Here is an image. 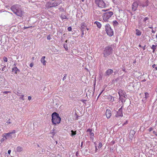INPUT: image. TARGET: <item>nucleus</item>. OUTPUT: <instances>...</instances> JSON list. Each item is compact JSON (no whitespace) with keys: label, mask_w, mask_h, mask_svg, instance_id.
<instances>
[{"label":"nucleus","mask_w":157,"mask_h":157,"mask_svg":"<svg viewBox=\"0 0 157 157\" xmlns=\"http://www.w3.org/2000/svg\"><path fill=\"white\" fill-rule=\"evenodd\" d=\"M157 45H152L151 47L152 49H156Z\"/></svg>","instance_id":"obj_27"},{"label":"nucleus","mask_w":157,"mask_h":157,"mask_svg":"<svg viewBox=\"0 0 157 157\" xmlns=\"http://www.w3.org/2000/svg\"><path fill=\"white\" fill-rule=\"evenodd\" d=\"M29 66L30 67H32L33 66V63H31L30 64Z\"/></svg>","instance_id":"obj_44"},{"label":"nucleus","mask_w":157,"mask_h":157,"mask_svg":"<svg viewBox=\"0 0 157 157\" xmlns=\"http://www.w3.org/2000/svg\"><path fill=\"white\" fill-rule=\"evenodd\" d=\"M153 132V133H155V131H154Z\"/></svg>","instance_id":"obj_61"},{"label":"nucleus","mask_w":157,"mask_h":157,"mask_svg":"<svg viewBox=\"0 0 157 157\" xmlns=\"http://www.w3.org/2000/svg\"><path fill=\"white\" fill-rule=\"evenodd\" d=\"M16 63H14V65L15 66H16Z\"/></svg>","instance_id":"obj_60"},{"label":"nucleus","mask_w":157,"mask_h":157,"mask_svg":"<svg viewBox=\"0 0 157 157\" xmlns=\"http://www.w3.org/2000/svg\"><path fill=\"white\" fill-rule=\"evenodd\" d=\"M113 70L112 69H108L105 72V76L106 77H109L113 73Z\"/></svg>","instance_id":"obj_13"},{"label":"nucleus","mask_w":157,"mask_h":157,"mask_svg":"<svg viewBox=\"0 0 157 157\" xmlns=\"http://www.w3.org/2000/svg\"><path fill=\"white\" fill-rule=\"evenodd\" d=\"M67 30L69 31H71L72 30V28L71 27H69L67 28Z\"/></svg>","instance_id":"obj_37"},{"label":"nucleus","mask_w":157,"mask_h":157,"mask_svg":"<svg viewBox=\"0 0 157 157\" xmlns=\"http://www.w3.org/2000/svg\"><path fill=\"white\" fill-rule=\"evenodd\" d=\"M155 69L156 70H157V67H155Z\"/></svg>","instance_id":"obj_54"},{"label":"nucleus","mask_w":157,"mask_h":157,"mask_svg":"<svg viewBox=\"0 0 157 157\" xmlns=\"http://www.w3.org/2000/svg\"><path fill=\"white\" fill-rule=\"evenodd\" d=\"M103 91H104V90H102L101 91V92L100 93V94H99V95H98V97H99L100 96V95L103 92Z\"/></svg>","instance_id":"obj_48"},{"label":"nucleus","mask_w":157,"mask_h":157,"mask_svg":"<svg viewBox=\"0 0 157 157\" xmlns=\"http://www.w3.org/2000/svg\"><path fill=\"white\" fill-rule=\"evenodd\" d=\"M112 1L114 2L115 3V0H112Z\"/></svg>","instance_id":"obj_55"},{"label":"nucleus","mask_w":157,"mask_h":157,"mask_svg":"<svg viewBox=\"0 0 157 157\" xmlns=\"http://www.w3.org/2000/svg\"><path fill=\"white\" fill-rule=\"evenodd\" d=\"M152 50H153V51H152V52H153V53H154V52H155V50L156 49H154H154H152Z\"/></svg>","instance_id":"obj_51"},{"label":"nucleus","mask_w":157,"mask_h":157,"mask_svg":"<svg viewBox=\"0 0 157 157\" xmlns=\"http://www.w3.org/2000/svg\"><path fill=\"white\" fill-rule=\"evenodd\" d=\"M17 150L18 152H20L22 151L23 148L21 147L18 146L17 147Z\"/></svg>","instance_id":"obj_23"},{"label":"nucleus","mask_w":157,"mask_h":157,"mask_svg":"<svg viewBox=\"0 0 157 157\" xmlns=\"http://www.w3.org/2000/svg\"><path fill=\"white\" fill-rule=\"evenodd\" d=\"M113 25H117L118 24V22L114 20L113 21Z\"/></svg>","instance_id":"obj_29"},{"label":"nucleus","mask_w":157,"mask_h":157,"mask_svg":"<svg viewBox=\"0 0 157 157\" xmlns=\"http://www.w3.org/2000/svg\"><path fill=\"white\" fill-rule=\"evenodd\" d=\"M28 99L29 100H30L31 99V97L30 96H29L28 97Z\"/></svg>","instance_id":"obj_43"},{"label":"nucleus","mask_w":157,"mask_h":157,"mask_svg":"<svg viewBox=\"0 0 157 157\" xmlns=\"http://www.w3.org/2000/svg\"><path fill=\"white\" fill-rule=\"evenodd\" d=\"M123 107V105H122V106H121V108H120L117 111V114H116L115 116L116 117H122L123 116V113H122V108Z\"/></svg>","instance_id":"obj_9"},{"label":"nucleus","mask_w":157,"mask_h":157,"mask_svg":"<svg viewBox=\"0 0 157 157\" xmlns=\"http://www.w3.org/2000/svg\"><path fill=\"white\" fill-rule=\"evenodd\" d=\"M82 33L81 36L82 37L84 35V31L83 30H82Z\"/></svg>","instance_id":"obj_39"},{"label":"nucleus","mask_w":157,"mask_h":157,"mask_svg":"<svg viewBox=\"0 0 157 157\" xmlns=\"http://www.w3.org/2000/svg\"><path fill=\"white\" fill-rule=\"evenodd\" d=\"M24 96H25L24 95H20V98L22 99L23 100H24Z\"/></svg>","instance_id":"obj_32"},{"label":"nucleus","mask_w":157,"mask_h":157,"mask_svg":"<svg viewBox=\"0 0 157 157\" xmlns=\"http://www.w3.org/2000/svg\"><path fill=\"white\" fill-rule=\"evenodd\" d=\"M107 99L109 101H113L114 100V97H112L111 96H109L108 97Z\"/></svg>","instance_id":"obj_21"},{"label":"nucleus","mask_w":157,"mask_h":157,"mask_svg":"<svg viewBox=\"0 0 157 157\" xmlns=\"http://www.w3.org/2000/svg\"><path fill=\"white\" fill-rule=\"evenodd\" d=\"M3 138H2L1 140V142L2 143L4 141L6 140V139H7V137H6L5 136H2Z\"/></svg>","instance_id":"obj_26"},{"label":"nucleus","mask_w":157,"mask_h":157,"mask_svg":"<svg viewBox=\"0 0 157 157\" xmlns=\"http://www.w3.org/2000/svg\"><path fill=\"white\" fill-rule=\"evenodd\" d=\"M76 134V131H74L73 130L71 131V133H70V135L71 136L73 137L75 136Z\"/></svg>","instance_id":"obj_19"},{"label":"nucleus","mask_w":157,"mask_h":157,"mask_svg":"<svg viewBox=\"0 0 157 157\" xmlns=\"http://www.w3.org/2000/svg\"><path fill=\"white\" fill-rule=\"evenodd\" d=\"M11 151V150H8V153L9 154H10V153Z\"/></svg>","instance_id":"obj_46"},{"label":"nucleus","mask_w":157,"mask_h":157,"mask_svg":"<svg viewBox=\"0 0 157 157\" xmlns=\"http://www.w3.org/2000/svg\"><path fill=\"white\" fill-rule=\"evenodd\" d=\"M153 128H150L148 129V130L149 132H151L153 130Z\"/></svg>","instance_id":"obj_42"},{"label":"nucleus","mask_w":157,"mask_h":157,"mask_svg":"<svg viewBox=\"0 0 157 157\" xmlns=\"http://www.w3.org/2000/svg\"><path fill=\"white\" fill-rule=\"evenodd\" d=\"M128 123V122L127 121H126L123 124V125H125V124H126Z\"/></svg>","instance_id":"obj_47"},{"label":"nucleus","mask_w":157,"mask_h":157,"mask_svg":"<svg viewBox=\"0 0 157 157\" xmlns=\"http://www.w3.org/2000/svg\"><path fill=\"white\" fill-rule=\"evenodd\" d=\"M118 93L119 95V97H124V98H126L127 96L126 95L125 92L121 90H119L118 91Z\"/></svg>","instance_id":"obj_11"},{"label":"nucleus","mask_w":157,"mask_h":157,"mask_svg":"<svg viewBox=\"0 0 157 157\" xmlns=\"http://www.w3.org/2000/svg\"><path fill=\"white\" fill-rule=\"evenodd\" d=\"M6 123L8 124H10L11 123V122H10V119H8L7 122H6Z\"/></svg>","instance_id":"obj_40"},{"label":"nucleus","mask_w":157,"mask_h":157,"mask_svg":"<svg viewBox=\"0 0 157 157\" xmlns=\"http://www.w3.org/2000/svg\"><path fill=\"white\" fill-rule=\"evenodd\" d=\"M45 56H42L40 59L41 62L44 66H45L46 65V61L45 60Z\"/></svg>","instance_id":"obj_16"},{"label":"nucleus","mask_w":157,"mask_h":157,"mask_svg":"<svg viewBox=\"0 0 157 157\" xmlns=\"http://www.w3.org/2000/svg\"><path fill=\"white\" fill-rule=\"evenodd\" d=\"M156 38L157 39V34L156 35Z\"/></svg>","instance_id":"obj_62"},{"label":"nucleus","mask_w":157,"mask_h":157,"mask_svg":"<svg viewBox=\"0 0 157 157\" xmlns=\"http://www.w3.org/2000/svg\"><path fill=\"white\" fill-rule=\"evenodd\" d=\"M149 19V18L148 17H145L143 19V21L144 22H146V21L148 20Z\"/></svg>","instance_id":"obj_35"},{"label":"nucleus","mask_w":157,"mask_h":157,"mask_svg":"<svg viewBox=\"0 0 157 157\" xmlns=\"http://www.w3.org/2000/svg\"><path fill=\"white\" fill-rule=\"evenodd\" d=\"M10 91H5L2 92V93L5 94H7L9 93H10Z\"/></svg>","instance_id":"obj_38"},{"label":"nucleus","mask_w":157,"mask_h":157,"mask_svg":"<svg viewBox=\"0 0 157 157\" xmlns=\"http://www.w3.org/2000/svg\"><path fill=\"white\" fill-rule=\"evenodd\" d=\"M11 10L17 16L21 17L23 15V13L21 10V6L16 4L13 5L11 7Z\"/></svg>","instance_id":"obj_1"},{"label":"nucleus","mask_w":157,"mask_h":157,"mask_svg":"<svg viewBox=\"0 0 157 157\" xmlns=\"http://www.w3.org/2000/svg\"><path fill=\"white\" fill-rule=\"evenodd\" d=\"M52 121L54 124H59L61 121V118L59 117V114L55 112L53 113L52 115Z\"/></svg>","instance_id":"obj_3"},{"label":"nucleus","mask_w":157,"mask_h":157,"mask_svg":"<svg viewBox=\"0 0 157 157\" xmlns=\"http://www.w3.org/2000/svg\"><path fill=\"white\" fill-rule=\"evenodd\" d=\"M136 34L137 36H140L141 34V32L138 29H136Z\"/></svg>","instance_id":"obj_24"},{"label":"nucleus","mask_w":157,"mask_h":157,"mask_svg":"<svg viewBox=\"0 0 157 157\" xmlns=\"http://www.w3.org/2000/svg\"><path fill=\"white\" fill-rule=\"evenodd\" d=\"M95 150L96 151H97V148L96 146H95Z\"/></svg>","instance_id":"obj_53"},{"label":"nucleus","mask_w":157,"mask_h":157,"mask_svg":"<svg viewBox=\"0 0 157 157\" xmlns=\"http://www.w3.org/2000/svg\"><path fill=\"white\" fill-rule=\"evenodd\" d=\"M135 133V131L133 130H131L130 131V134L131 135V136H133L134 135Z\"/></svg>","instance_id":"obj_25"},{"label":"nucleus","mask_w":157,"mask_h":157,"mask_svg":"<svg viewBox=\"0 0 157 157\" xmlns=\"http://www.w3.org/2000/svg\"><path fill=\"white\" fill-rule=\"evenodd\" d=\"M92 129L89 128L87 129L86 132H90V138L93 139L94 134L93 132H92Z\"/></svg>","instance_id":"obj_15"},{"label":"nucleus","mask_w":157,"mask_h":157,"mask_svg":"<svg viewBox=\"0 0 157 157\" xmlns=\"http://www.w3.org/2000/svg\"><path fill=\"white\" fill-rule=\"evenodd\" d=\"M63 47L65 48V50H68V48L67 46V45L66 44H64L63 45Z\"/></svg>","instance_id":"obj_31"},{"label":"nucleus","mask_w":157,"mask_h":157,"mask_svg":"<svg viewBox=\"0 0 157 157\" xmlns=\"http://www.w3.org/2000/svg\"><path fill=\"white\" fill-rule=\"evenodd\" d=\"M3 59L4 61L5 62H7L8 61L7 58L6 56H4L3 57Z\"/></svg>","instance_id":"obj_30"},{"label":"nucleus","mask_w":157,"mask_h":157,"mask_svg":"<svg viewBox=\"0 0 157 157\" xmlns=\"http://www.w3.org/2000/svg\"><path fill=\"white\" fill-rule=\"evenodd\" d=\"M82 1V2H83L84 1V0H81Z\"/></svg>","instance_id":"obj_64"},{"label":"nucleus","mask_w":157,"mask_h":157,"mask_svg":"<svg viewBox=\"0 0 157 157\" xmlns=\"http://www.w3.org/2000/svg\"><path fill=\"white\" fill-rule=\"evenodd\" d=\"M149 97V94L147 93H145V98L146 99L148 98V97Z\"/></svg>","instance_id":"obj_28"},{"label":"nucleus","mask_w":157,"mask_h":157,"mask_svg":"<svg viewBox=\"0 0 157 157\" xmlns=\"http://www.w3.org/2000/svg\"><path fill=\"white\" fill-rule=\"evenodd\" d=\"M67 76V74H64V77L63 78V81H64L65 79H66Z\"/></svg>","instance_id":"obj_34"},{"label":"nucleus","mask_w":157,"mask_h":157,"mask_svg":"<svg viewBox=\"0 0 157 157\" xmlns=\"http://www.w3.org/2000/svg\"><path fill=\"white\" fill-rule=\"evenodd\" d=\"M138 5H139V3H138L136 2H133L132 5V10L133 11H135L137 10Z\"/></svg>","instance_id":"obj_12"},{"label":"nucleus","mask_w":157,"mask_h":157,"mask_svg":"<svg viewBox=\"0 0 157 157\" xmlns=\"http://www.w3.org/2000/svg\"><path fill=\"white\" fill-rule=\"evenodd\" d=\"M149 28L152 29H153V27L152 26H151V27H149Z\"/></svg>","instance_id":"obj_52"},{"label":"nucleus","mask_w":157,"mask_h":157,"mask_svg":"<svg viewBox=\"0 0 157 157\" xmlns=\"http://www.w3.org/2000/svg\"><path fill=\"white\" fill-rule=\"evenodd\" d=\"M145 46H144V47L143 49H144V50H145Z\"/></svg>","instance_id":"obj_58"},{"label":"nucleus","mask_w":157,"mask_h":157,"mask_svg":"<svg viewBox=\"0 0 157 157\" xmlns=\"http://www.w3.org/2000/svg\"><path fill=\"white\" fill-rule=\"evenodd\" d=\"M51 39V37L50 36H48L47 37V39L48 40H50Z\"/></svg>","instance_id":"obj_41"},{"label":"nucleus","mask_w":157,"mask_h":157,"mask_svg":"<svg viewBox=\"0 0 157 157\" xmlns=\"http://www.w3.org/2000/svg\"><path fill=\"white\" fill-rule=\"evenodd\" d=\"M106 115L107 118L108 119L111 116V111L110 109H106Z\"/></svg>","instance_id":"obj_14"},{"label":"nucleus","mask_w":157,"mask_h":157,"mask_svg":"<svg viewBox=\"0 0 157 157\" xmlns=\"http://www.w3.org/2000/svg\"><path fill=\"white\" fill-rule=\"evenodd\" d=\"M102 11H105V10H102Z\"/></svg>","instance_id":"obj_63"},{"label":"nucleus","mask_w":157,"mask_h":157,"mask_svg":"<svg viewBox=\"0 0 157 157\" xmlns=\"http://www.w3.org/2000/svg\"><path fill=\"white\" fill-rule=\"evenodd\" d=\"M153 33H155V31L153 30H152V31H151Z\"/></svg>","instance_id":"obj_49"},{"label":"nucleus","mask_w":157,"mask_h":157,"mask_svg":"<svg viewBox=\"0 0 157 157\" xmlns=\"http://www.w3.org/2000/svg\"><path fill=\"white\" fill-rule=\"evenodd\" d=\"M148 5V2L147 0H143L139 2V6H142L143 7L147 6Z\"/></svg>","instance_id":"obj_10"},{"label":"nucleus","mask_w":157,"mask_h":157,"mask_svg":"<svg viewBox=\"0 0 157 157\" xmlns=\"http://www.w3.org/2000/svg\"><path fill=\"white\" fill-rule=\"evenodd\" d=\"M61 9H62V10H61L62 11H64V9H63V8H62Z\"/></svg>","instance_id":"obj_59"},{"label":"nucleus","mask_w":157,"mask_h":157,"mask_svg":"<svg viewBox=\"0 0 157 157\" xmlns=\"http://www.w3.org/2000/svg\"><path fill=\"white\" fill-rule=\"evenodd\" d=\"M102 147V144L101 142L99 143L98 147L99 148H101Z\"/></svg>","instance_id":"obj_33"},{"label":"nucleus","mask_w":157,"mask_h":157,"mask_svg":"<svg viewBox=\"0 0 157 157\" xmlns=\"http://www.w3.org/2000/svg\"><path fill=\"white\" fill-rule=\"evenodd\" d=\"M105 30L107 34L109 36H111L113 35V31L109 24H107L105 25Z\"/></svg>","instance_id":"obj_6"},{"label":"nucleus","mask_w":157,"mask_h":157,"mask_svg":"<svg viewBox=\"0 0 157 157\" xmlns=\"http://www.w3.org/2000/svg\"><path fill=\"white\" fill-rule=\"evenodd\" d=\"M12 71L14 72L15 74H17L18 72L20 71V70L17 67H14L13 68Z\"/></svg>","instance_id":"obj_18"},{"label":"nucleus","mask_w":157,"mask_h":157,"mask_svg":"<svg viewBox=\"0 0 157 157\" xmlns=\"http://www.w3.org/2000/svg\"><path fill=\"white\" fill-rule=\"evenodd\" d=\"M94 24H96L97 26L99 28H100L101 27V24L98 21H96L94 22Z\"/></svg>","instance_id":"obj_22"},{"label":"nucleus","mask_w":157,"mask_h":157,"mask_svg":"<svg viewBox=\"0 0 157 157\" xmlns=\"http://www.w3.org/2000/svg\"><path fill=\"white\" fill-rule=\"evenodd\" d=\"M82 143H83V142H82V143H81V147H82Z\"/></svg>","instance_id":"obj_56"},{"label":"nucleus","mask_w":157,"mask_h":157,"mask_svg":"<svg viewBox=\"0 0 157 157\" xmlns=\"http://www.w3.org/2000/svg\"><path fill=\"white\" fill-rule=\"evenodd\" d=\"M113 52V49L111 46H107L105 48L103 52V56L105 57H106L112 54Z\"/></svg>","instance_id":"obj_4"},{"label":"nucleus","mask_w":157,"mask_h":157,"mask_svg":"<svg viewBox=\"0 0 157 157\" xmlns=\"http://www.w3.org/2000/svg\"><path fill=\"white\" fill-rule=\"evenodd\" d=\"M119 98L120 99V101L123 103V105L125 101V99H126V98H124V97H119Z\"/></svg>","instance_id":"obj_20"},{"label":"nucleus","mask_w":157,"mask_h":157,"mask_svg":"<svg viewBox=\"0 0 157 157\" xmlns=\"http://www.w3.org/2000/svg\"><path fill=\"white\" fill-rule=\"evenodd\" d=\"M13 92L16 94H17V96H20V94L18 92H15L14 91H13Z\"/></svg>","instance_id":"obj_36"},{"label":"nucleus","mask_w":157,"mask_h":157,"mask_svg":"<svg viewBox=\"0 0 157 157\" xmlns=\"http://www.w3.org/2000/svg\"><path fill=\"white\" fill-rule=\"evenodd\" d=\"M59 4L57 2H49L46 5V7L48 8H49L53 7H55L58 6Z\"/></svg>","instance_id":"obj_7"},{"label":"nucleus","mask_w":157,"mask_h":157,"mask_svg":"<svg viewBox=\"0 0 157 157\" xmlns=\"http://www.w3.org/2000/svg\"><path fill=\"white\" fill-rule=\"evenodd\" d=\"M15 130H13L12 132H10L8 133H5L3 134L2 136H5L7 137V139L10 138H12L13 137V134L15 133Z\"/></svg>","instance_id":"obj_8"},{"label":"nucleus","mask_w":157,"mask_h":157,"mask_svg":"<svg viewBox=\"0 0 157 157\" xmlns=\"http://www.w3.org/2000/svg\"><path fill=\"white\" fill-rule=\"evenodd\" d=\"M60 17L62 20L67 19V17L66 16V14L65 13H61Z\"/></svg>","instance_id":"obj_17"},{"label":"nucleus","mask_w":157,"mask_h":157,"mask_svg":"<svg viewBox=\"0 0 157 157\" xmlns=\"http://www.w3.org/2000/svg\"><path fill=\"white\" fill-rule=\"evenodd\" d=\"M6 67V66H4V67L2 68V71H4V68Z\"/></svg>","instance_id":"obj_45"},{"label":"nucleus","mask_w":157,"mask_h":157,"mask_svg":"<svg viewBox=\"0 0 157 157\" xmlns=\"http://www.w3.org/2000/svg\"><path fill=\"white\" fill-rule=\"evenodd\" d=\"M139 47H142L140 44H139Z\"/></svg>","instance_id":"obj_57"},{"label":"nucleus","mask_w":157,"mask_h":157,"mask_svg":"<svg viewBox=\"0 0 157 157\" xmlns=\"http://www.w3.org/2000/svg\"><path fill=\"white\" fill-rule=\"evenodd\" d=\"M113 12L112 11L107 12L102 15L103 19L105 21H108L109 19L113 15Z\"/></svg>","instance_id":"obj_5"},{"label":"nucleus","mask_w":157,"mask_h":157,"mask_svg":"<svg viewBox=\"0 0 157 157\" xmlns=\"http://www.w3.org/2000/svg\"><path fill=\"white\" fill-rule=\"evenodd\" d=\"M95 3L98 6L101 8H105L109 6L108 2L104 0H95Z\"/></svg>","instance_id":"obj_2"},{"label":"nucleus","mask_w":157,"mask_h":157,"mask_svg":"<svg viewBox=\"0 0 157 157\" xmlns=\"http://www.w3.org/2000/svg\"><path fill=\"white\" fill-rule=\"evenodd\" d=\"M155 64H153V65H152V67H153V68H155Z\"/></svg>","instance_id":"obj_50"}]
</instances>
